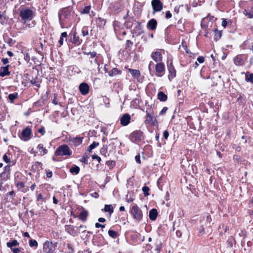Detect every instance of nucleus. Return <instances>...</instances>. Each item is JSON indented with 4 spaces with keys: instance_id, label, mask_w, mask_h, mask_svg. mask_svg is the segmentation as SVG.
Returning <instances> with one entry per match:
<instances>
[{
    "instance_id": "dca6fc26",
    "label": "nucleus",
    "mask_w": 253,
    "mask_h": 253,
    "mask_svg": "<svg viewBox=\"0 0 253 253\" xmlns=\"http://www.w3.org/2000/svg\"><path fill=\"white\" fill-rule=\"evenodd\" d=\"M130 121V116L128 114H125L120 119V123L123 126H127Z\"/></svg>"
},
{
    "instance_id": "6e6d98bb",
    "label": "nucleus",
    "mask_w": 253,
    "mask_h": 253,
    "mask_svg": "<svg viewBox=\"0 0 253 253\" xmlns=\"http://www.w3.org/2000/svg\"><path fill=\"white\" fill-rule=\"evenodd\" d=\"M37 200L38 201H41L42 203V202L43 200V197L42 195L41 194H39L37 196Z\"/></svg>"
},
{
    "instance_id": "052dcab7",
    "label": "nucleus",
    "mask_w": 253,
    "mask_h": 253,
    "mask_svg": "<svg viewBox=\"0 0 253 253\" xmlns=\"http://www.w3.org/2000/svg\"><path fill=\"white\" fill-rule=\"evenodd\" d=\"M126 44L127 47H129L132 45L133 42L130 40H128L126 42Z\"/></svg>"
},
{
    "instance_id": "69168bd1",
    "label": "nucleus",
    "mask_w": 253,
    "mask_h": 253,
    "mask_svg": "<svg viewBox=\"0 0 253 253\" xmlns=\"http://www.w3.org/2000/svg\"><path fill=\"white\" fill-rule=\"evenodd\" d=\"M3 160L4 162L8 163L10 162V160L8 158L6 154H4L3 156Z\"/></svg>"
},
{
    "instance_id": "8fccbe9b",
    "label": "nucleus",
    "mask_w": 253,
    "mask_h": 253,
    "mask_svg": "<svg viewBox=\"0 0 253 253\" xmlns=\"http://www.w3.org/2000/svg\"><path fill=\"white\" fill-rule=\"evenodd\" d=\"M161 249V243H159L156 245L155 251H156V253H159L160 250Z\"/></svg>"
},
{
    "instance_id": "e2e57ef3",
    "label": "nucleus",
    "mask_w": 253,
    "mask_h": 253,
    "mask_svg": "<svg viewBox=\"0 0 253 253\" xmlns=\"http://www.w3.org/2000/svg\"><path fill=\"white\" fill-rule=\"evenodd\" d=\"M135 160L136 162L137 163H138V164H140L141 163L140 157V155L139 154L137 155L135 157Z\"/></svg>"
},
{
    "instance_id": "5fc2aeb1",
    "label": "nucleus",
    "mask_w": 253,
    "mask_h": 253,
    "mask_svg": "<svg viewBox=\"0 0 253 253\" xmlns=\"http://www.w3.org/2000/svg\"><path fill=\"white\" fill-rule=\"evenodd\" d=\"M3 172H5V173H10V166L9 165L6 166L4 168V170H3Z\"/></svg>"
},
{
    "instance_id": "473e14b6",
    "label": "nucleus",
    "mask_w": 253,
    "mask_h": 253,
    "mask_svg": "<svg viewBox=\"0 0 253 253\" xmlns=\"http://www.w3.org/2000/svg\"><path fill=\"white\" fill-rule=\"evenodd\" d=\"M108 234L110 237H111L114 239H115L119 236V234H118V232H117L116 231H114L113 230H111V229H110L108 231Z\"/></svg>"
},
{
    "instance_id": "20e7f679",
    "label": "nucleus",
    "mask_w": 253,
    "mask_h": 253,
    "mask_svg": "<svg viewBox=\"0 0 253 253\" xmlns=\"http://www.w3.org/2000/svg\"><path fill=\"white\" fill-rule=\"evenodd\" d=\"M146 116L145 117V123L150 124L155 126L157 124L156 119L154 116V112L150 108H147L146 111Z\"/></svg>"
},
{
    "instance_id": "a211bd4d",
    "label": "nucleus",
    "mask_w": 253,
    "mask_h": 253,
    "mask_svg": "<svg viewBox=\"0 0 253 253\" xmlns=\"http://www.w3.org/2000/svg\"><path fill=\"white\" fill-rule=\"evenodd\" d=\"M151 57L156 62H161L162 60V54L158 51L152 52L151 55Z\"/></svg>"
},
{
    "instance_id": "39448f33",
    "label": "nucleus",
    "mask_w": 253,
    "mask_h": 253,
    "mask_svg": "<svg viewBox=\"0 0 253 253\" xmlns=\"http://www.w3.org/2000/svg\"><path fill=\"white\" fill-rule=\"evenodd\" d=\"M131 213L133 218L136 220L140 221L142 219V211L136 204L132 206L131 210Z\"/></svg>"
},
{
    "instance_id": "774afa93",
    "label": "nucleus",
    "mask_w": 253,
    "mask_h": 253,
    "mask_svg": "<svg viewBox=\"0 0 253 253\" xmlns=\"http://www.w3.org/2000/svg\"><path fill=\"white\" fill-rule=\"evenodd\" d=\"M24 59L27 62L29 61V60L30 59V55L28 53H27L24 55Z\"/></svg>"
},
{
    "instance_id": "49530a36",
    "label": "nucleus",
    "mask_w": 253,
    "mask_h": 253,
    "mask_svg": "<svg viewBox=\"0 0 253 253\" xmlns=\"http://www.w3.org/2000/svg\"><path fill=\"white\" fill-rule=\"evenodd\" d=\"M77 230H79V232L81 231L83 233L85 231L86 226L85 225H81L80 226L77 227Z\"/></svg>"
},
{
    "instance_id": "3c124183",
    "label": "nucleus",
    "mask_w": 253,
    "mask_h": 253,
    "mask_svg": "<svg viewBox=\"0 0 253 253\" xmlns=\"http://www.w3.org/2000/svg\"><path fill=\"white\" fill-rule=\"evenodd\" d=\"M99 142H93L91 144H90L89 145V146L92 149H94L95 148H96L97 146H99Z\"/></svg>"
},
{
    "instance_id": "864d4df0",
    "label": "nucleus",
    "mask_w": 253,
    "mask_h": 253,
    "mask_svg": "<svg viewBox=\"0 0 253 253\" xmlns=\"http://www.w3.org/2000/svg\"><path fill=\"white\" fill-rule=\"evenodd\" d=\"M168 109V108L167 107H164L162 109V110L160 111L159 115H164L165 113H166V112H167Z\"/></svg>"
},
{
    "instance_id": "c9c22d12",
    "label": "nucleus",
    "mask_w": 253,
    "mask_h": 253,
    "mask_svg": "<svg viewBox=\"0 0 253 253\" xmlns=\"http://www.w3.org/2000/svg\"><path fill=\"white\" fill-rule=\"evenodd\" d=\"M18 97V93L15 92L9 94L8 99L10 100V102H13L14 100Z\"/></svg>"
},
{
    "instance_id": "cd10ccee",
    "label": "nucleus",
    "mask_w": 253,
    "mask_h": 253,
    "mask_svg": "<svg viewBox=\"0 0 253 253\" xmlns=\"http://www.w3.org/2000/svg\"><path fill=\"white\" fill-rule=\"evenodd\" d=\"M88 215V212L86 211H83L80 213L79 218L83 221H85Z\"/></svg>"
},
{
    "instance_id": "09e8293b",
    "label": "nucleus",
    "mask_w": 253,
    "mask_h": 253,
    "mask_svg": "<svg viewBox=\"0 0 253 253\" xmlns=\"http://www.w3.org/2000/svg\"><path fill=\"white\" fill-rule=\"evenodd\" d=\"M16 186L19 189H22L24 187V183L22 181H19L16 183Z\"/></svg>"
},
{
    "instance_id": "2eb2a0df",
    "label": "nucleus",
    "mask_w": 253,
    "mask_h": 253,
    "mask_svg": "<svg viewBox=\"0 0 253 253\" xmlns=\"http://www.w3.org/2000/svg\"><path fill=\"white\" fill-rule=\"evenodd\" d=\"M79 90L82 95H86L89 92V86L85 83H81L79 85Z\"/></svg>"
},
{
    "instance_id": "ddd939ff",
    "label": "nucleus",
    "mask_w": 253,
    "mask_h": 253,
    "mask_svg": "<svg viewBox=\"0 0 253 253\" xmlns=\"http://www.w3.org/2000/svg\"><path fill=\"white\" fill-rule=\"evenodd\" d=\"M83 137H75L69 139V142L71 145H73L75 146H78L81 144L83 139Z\"/></svg>"
},
{
    "instance_id": "c03bdc74",
    "label": "nucleus",
    "mask_w": 253,
    "mask_h": 253,
    "mask_svg": "<svg viewBox=\"0 0 253 253\" xmlns=\"http://www.w3.org/2000/svg\"><path fill=\"white\" fill-rule=\"evenodd\" d=\"M0 175L3 179L6 180L9 177L10 173L2 172Z\"/></svg>"
},
{
    "instance_id": "a878e982",
    "label": "nucleus",
    "mask_w": 253,
    "mask_h": 253,
    "mask_svg": "<svg viewBox=\"0 0 253 253\" xmlns=\"http://www.w3.org/2000/svg\"><path fill=\"white\" fill-rule=\"evenodd\" d=\"M37 149H39L40 155L41 156H43L47 154V150L43 147V146L42 144H40L37 146Z\"/></svg>"
},
{
    "instance_id": "de8ad7c7",
    "label": "nucleus",
    "mask_w": 253,
    "mask_h": 253,
    "mask_svg": "<svg viewBox=\"0 0 253 253\" xmlns=\"http://www.w3.org/2000/svg\"><path fill=\"white\" fill-rule=\"evenodd\" d=\"M88 34V30L87 28L84 27L82 30V35L84 37L87 36Z\"/></svg>"
},
{
    "instance_id": "5701e85b",
    "label": "nucleus",
    "mask_w": 253,
    "mask_h": 253,
    "mask_svg": "<svg viewBox=\"0 0 253 253\" xmlns=\"http://www.w3.org/2000/svg\"><path fill=\"white\" fill-rule=\"evenodd\" d=\"M128 71L135 79H138L140 76V73L138 70L128 69Z\"/></svg>"
},
{
    "instance_id": "680f3d73",
    "label": "nucleus",
    "mask_w": 253,
    "mask_h": 253,
    "mask_svg": "<svg viewBox=\"0 0 253 253\" xmlns=\"http://www.w3.org/2000/svg\"><path fill=\"white\" fill-rule=\"evenodd\" d=\"M172 17V14H171L169 11H166V18L167 19H169Z\"/></svg>"
},
{
    "instance_id": "9b49d317",
    "label": "nucleus",
    "mask_w": 253,
    "mask_h": 253,
    "mask_svg": "<svg viewBox=\"0 0 253 253\" xmlns=\"http://www.w3.org/2000/svg\"><path fill=\"white\" fill-rule=\"evenodd\" d=\"M168 69L169 72L168 78L169 80L170 81L175 77L176 70L173 66L172 62H170L169 64L168 65Z\"/></svg>"
},
{
    "instance_id": "bf43d9fd",
    "label": "nucleus",
    "mask_w": 253,
    "mask_h": 253,
    "mask_svg": "<svg viewBox=\"0 0 253 253\" xmlns=\"http://www.w3.org/2000/svg\"><path fill=\"white\" fill-rule=\"evenodd\" d=\"M38 132L41 133L42 135H44L45 133L44 127L43 126L41 127L39 130Z\"/></svg>"
},
{
    "instance_id": "9d476101",
    "label": "nucleus",
    "mask_w": 253,
    "mask_h": 253,
    "mask_svg": "<svg viewBox=\"0 0 253 253\" xmlns=\"http://www.w3.org/2000/svg\"><path fill=\"white\" fill-rule=\"evenodd\" d=\"M245 55L239 54L234 58L233 61L236 66H241L245 64Z\"/></svg>"
},
{
    "instance_id": "6ab92c4d",
    "label": "nucleus",
    "mask_w": 253,
    "mask_h": 253,
    "mask_svg": "<svg viewBox=\"0 0 253 253\" xmlns=\"http://www.w3.org/2000/svg\"><path fill=\"white\" fill-rule=\"evenodd\" d=\"M9 65H6L5 67H0V76L5 77L10 75V72L9 71Z\"/></svg>"
},
{
    "instance_id": "a19ab883",
    "label": "nucleus",
    "mask_w": 253,
    "mask_h": 253,
    "mask_svg": "<svg viewBox=\"0 0 253 253\" xmlns=\"http://www.w3.org/2000/svg\"><path fill=\"white\" fill-rule=\"evenodd\" d=\"M243 13L245 15L247 16L248 17V18H253V11H248L247 10H245L243 11Z\"/></svg>"
},
{
    "instance_id": "b1692460",
    "label": "nucleus",
    "mask_w": 253,
    "mask_h": 253,
    "mask_svg": "<svg viewBox=\"0 0 253 253\" xmlns=\"http://www.w3.org/2000/svg\"><path fill=\"white\" fill-rule=\"evenodd\" d=\"M123 7V5L120 2H116L113 4V9L117 12L121 11Z\"/></svg>"
},
{
    "instance_id": "4468645a",
    "label": "nucleus",
    "mask_w": 253,
    "mask_h": 253,
    "mask_svg": "<svg viewBox=\"0 0 253 253\" xmlns=\"http://www.w3.org/2000/svg\"><path fill=\"white\" fill-rule=\"evenodd\" d=\"M84 54L86 55L88 57L89 63H91L94 61H97L96 52H84Z\"/></svg>"
},
{
    "instance_id": "79ce46f5",
    "label": "nucleus",
    "mask_w": 253,
    "mask_h": 253,
    "mask_svg": "<svg viewBox=\"0 0 253 253\" xmlns=\"http://www.w3.org/2000/svg\"><path fill=\"white\" fill-rule=\"evenodd\" d=\"M29 245L31 247L37 248L38 246V242L35 240L31 239L29 241Z\"/></svg>"
},
{
    "instance_id": "0e129e2a",
    "label": "nucleus",
    "mask_w": 253,
    "mask_h": 253,
    "mask_svg": "<svg viewBox=\"0 0 253 253\" xmlns=\"http://www.w3.org/2000/svg\"><path fill=\"white\" fill-rule=\"evenodd\" d=\"M169 136V133L168 130H165L163 133V136L164 137L167 139H168V137Z\"/></svg>"
},
{
    "instance_id": "338daca9",
    "label": "nucleus",
    "mask_w": 253,
    "mask_h": 253,
    "mask_svg": "<svg viewBox=\"0 0 253 253\" xmlns=\"http://www.w3.org/2000/svg\"><path fill=\"white\" fill-rule=\"evenodd\" d=\"M11 249L12 250L13 253H19L20 252V249L18 248H11Z\"/></svg>"
},
{
    "instance_id": "a18cd8bd",
    "label": "nucleus",
    "mask_w": 253,
    "mask_h": 253,
    "mask_svg": "<svg viewBox=\"0 0 253 253\" xmlns=\"http://www.w3.org/2000/svg\"><path fill=\"white\" fill-rule=\"evenodd\" d=\"M5 42L9 45L13 46L15 43V41H14L12 39L8 38L7 40Z\"/></svg>"
},
{
    "instance_id": "423d86ee",
    "label": "nucleus",
    "mask_w": 253,
    "mask_h": 253,
    "mask_svg": "<svg viewBox=\"0 0 253 253\" xmlns=\"http://www.w3.org/2000/svg\"><path fill=\"white\" fill-rule=\"evenodd\" d=\"M56 247L57 243L46 241L43 245V252L44 253H54Z\"/></svg>"
},
{
    "instance_id": "ea45409f",
    "label": "nucleus",
    "mask_w": 253,
    "mask_h": 253,
    "mask_svg": "<svg viewBox=\"0 0 253 253\" xmlns=\"http://www.w3.org/2000/svg\"><path fill=\"white\" fill-rule=\"evenodd\" d=\"M107 149L108 147L106 145H104L102 146V147L100 149V153L102 155H103L104 156L106 155V154L107 153Z\"/></svg>"
},
{
    "instance_id": "f257e3e1",
    "label": "nucleus",
    "mask_w": 253,
    "mask_h": 253,
    "mask_svg": "<svg viewBox=\"0 0 253 253\" xmlns=\"http://www.w3.org/2000/svg\"><path fill=\"white\" fill-rule=\"evenodd\" d=\"M73 16L71 11L68 8L60 10L58 13V17L61 27L64 28L66 24L71 21Z\"/></svg>"
},
{
    "instance_id": "4c0bfd02",
    "label": "nucleus",
    "mask_w": 253,
    "mask_h": 253,
    "mask_svg": "<svg viewBox=\"0 0 253 253\" xmlns=\"http://www.w3.org/2000/svg\"><path fill=\"white\" fill-rule=\"evenodd\" d=\"M206 217V222L207 224L209 225V226H211V218L210 214L207 213L203 218H205Z\"/></svg>"
},
{
    "instance_id": "e433bc0d",
    "label": "nucleus",
    "mask_w": 253,
    "mask_h": 253,
    "mask_svg": "<svg viewBox=\"0 0 253 253\" xmlns=\"http://www.w3.org/2000/svg\"><path fill=\"white\" fill-rule=\"evenodd\" d=\"M214 36H215V40H218L219 39L221 38L222 36V31H218L217 29H215L214 30Z\"/></svg>"
},
{
    "instance_id": "58836bf2",
    "label": "nucleus",
    "mask_w": 253,
    "mask_h": 253,
    "mask_svg": "<svg viewBox=\"0 0 253 253\" xmlns=\"http://www.w3.org/2000/svg\"><path fill=\"white\" fill-rule=\"evenodd\" d=\"M91 9V6L88 5L85 6L83 10L81 11V13L82 14H88L89 13L90 10Z\"/></svg>"
},
{
    "instance_id": "1a4fd4ad",
    "label": "nucleus",
    "mask_w": 253,
    "mask_h": 253,
    "mask_svg": "<svg viewBox=\"0 0 253 253\" xmlns=\"http://www.w3.org/2000/svg\"><path fill=\"white\" fill-rule=\"evenodd\" d=\"M151 4L153 9V13L155 12L160 11L163 9V4L160 0H152Z\"/></svg>"
},
{
    "instance_id": "4be33fe9",
    "label": "nucleus",
    "mask_w": 253,
    "mask_h": 253,
    "mask_svg": "<svg viewBox=\"0 0 253 253\" xmlns=\"http://www.w3.org/2000/svg\"><path fill=\"white\" fill-rule=\"evenodd\" d=\"M158 216V211L156 209H152L149 211V217L151 220L154 221Z\"/></svg>"
},
{
    "instance_id": "7c9ffc66",
    "label": "nucleus",
    "mask_w": 253,
    "mask_h": 253,
    "mask_svg": "<svg viewBox=\"0 0 253 253\" xmlns=\"http://www.w3.org/2000/svg\"><path fill=\"white\" fill-rule=\"evenodd\" d=\"M246 81L247 82H251L253 83V74L250 73L249 72H247L246 73Z\"/></svg>"
},
{
    "instance_id": "37998d69",
    "label": "nucleus",
    "mask_w": 253,
    "mask_h": 253,
    "mask_svg": "<svg viewBox=\"0 0 253 253\" xmlns=\"http://www.w3.org/2000/svg\"><path fill=\"white\" fill-rule=\"evenodd\" d=\"M150 190V188L147 186H144L142 188V191L143 192V194L145 196H147L149 195V191Z\"/></svg>"
},
{
    "instance_id": "393cba45",
    "label": "nucleus",
    "mask_w": 253,
    "mask_h": 253,
    "mask_svg": "<svg viewBox=\"0 0 253 253\" xmlns=\"http://www.w3.org/2000/svg\"><path fill=\"white\" fill-rule=\"evenodd\" d=\"M122 71L116 68H114L109 72H108V74L110 77H113L117 75L121 74Z\"/></svg>"
},
{
    "instance_id": "13d9d810",
    "label": "nucleus",
    "mask_w": 253,
    "mask_h": 253,
    "mask_svg": "<svg viewBox=\"0 0 253 253\" xmlns=\"http://www.w3.org/2000/svg\"><path fill=\"white\" fill-rule=\"evenodd\" d=\"M153 65H154L153 62L152 61H151L149 63V66H148V69H149V72L150 73H151V72L152 71V68L153 67Z\"/></svg>"
},
{
    "instance_id": "c756f323",
    "label": "nucleus",
    "mask_w": 253,
    "mask_h": 253,
    "mask_svg": "<svg viewBox=\"0 0 253 253\" xmlns=\"http://www.w3.org/2000/svg\"><path fill=\"white\" fill-rule=\"evenodd\" d=\"M99 65L97 62V60L90 63V68L91 71H95L99 68Z\"/></svg>"
},
{
    "instance_id": "72a5a7b5",
    "label": "nucleus",
    "mask_w": 253,
    "mask_h": 253,
    "mask_svg": "<svg viewBox=\"0 0 253 253\" xmlns=\"http://www.w3.org/2000/svg\"><path fill=\"white\" fill-rule=\"evenodd\" d=\"M89 158V155L87 153H85L83 156L82 158L80 160V161L85 164L88 163V159Z\"/></svg>"
},
{
    "instance_id": "f3484780",
    "label": "nucleus",
    "mask_w": 253,
    "mask_h": 253,
    "mask_svg": "<svg viewBox=\"0 0 253 253\" xmlns=\"http://www.w3.org/2000/svg\"><path fill=\"white\" fill-rule=\"evenodd\" d=\"M31 129L29 127H26L22 130L21 135L25 141H27L29 139V136L31 134Z\"/></svg>"
},
{
    "instance_id": "c85d7f7f",
    "label": "nucleus",
    "mask_w": 253,
    "mask_h": 253,
    "mask_svg": "<svg viewBox=\"0 0 253 253\" xmlns=\"http://www.w3.org/2000/svg\"><path fill=\"white\" fill-rule=\"evenodd\" d=\"M167 98V95L163 92L160 91L158 93V99L161 101H166Z\"/></svg>"
},
{
    "instance_id": "f03ea898",
    "label": "nucleus",
    "mask_w": 253,
    "mask_h": 253,
    "mask_svg": "<svg viewBox=\"0 0 253 253\" xmlns=\"http://www.w3.org/2000/svg\"><path fill=\"white\" fill-rule=\"evenodd\" d=\"M34 12L29 8L21 7L19 11V16L25 24L28 20H31L33 18Z\"/></svg>"
},
{
    "instance_id": "4d7b16f0",
    "label": "nucleus",
    "mask_w": 253,
    "mask_h": 253,
    "mask_svg": "<svg viewBox=\"0 0 253 253\" xmlns=\"http://www.w3.org/2000/svg\"><path fill=\"white\" fill-rule=\"evenodd\" d=\"M197 60L199 62V63H202L204 62L205 59H204V57L203 56H199L197 58Z\"/></svg>"
},
{
    "instance_id": "2f4dec72",
    "label": "nucleus",
    "mask_w": 253,
    "mask_h": 253,
    "mask_svg": "<svg viewBox=\"0 0 253 253\" xmlns=\"http://www.w3.org/2000/svg\"><path fill=\"white\" fill-rule=\"evenodd\" d=\"M6 245L8 248H12L13 246H17L19 245V243L17 240H14L11 242H9L6 243Z\"/></svg>"
},
{
    "instance_id": "6e6552de",
    "label": "nucleus",
    "mask_w": 253,
    "mask_h": 253,
    "mask_svg": "<svg viewBox=\"0 0 253 253\" xmlns=\"http://www.w3.org/2000/svg\"><path fill=\"white\" fill-rule=\"evenodd\" d=\"M130 138L132 142L140 141L143 138V132L139 130L134 131L131 133Z\"/></svg>"
},
{
    "instance_id": "603ef678",
    "label": "nucleus",
    "mask_w": 253,
    "mask_h": 253,
    "mask_svg": "<svg viewBox=\"0 0 253 253\" xmlns=\"http://www.w3.org/2000/svg\"><path fill=\"white\" fill-rule=\"evenodd\" d=\"M91 157L93 160H94V159L97 160V161L98 162V163H100L101 161V158L96 155H92Z\"/></svg>"
},
{
    "instance_id": "0eeeda50",
    "label": "nucleus",
    "mask_w": 253,
    "mask_h": 253,
    "mask_svg": "<svg viewBox=\"0 0 253 253\" xmlns=\"http://www.w3.org/2000/svg\"><path fill=\"white\" fill-rule=\"evenodd\" d=\"M155 75L158 77H162L165 72V66L163 63H158L155 66Z\"/></svg>"
},
{
    "instance_id": "412c9836",
    "label": "nucleus",
    "mask_w": 253,
    "mask_h": 253,
    "mask_svg": "<svg viewBox=\"0 0 253 253\" xmlns=\"http://www.w3.org/2000/svg\"><path fill=\"white\" fill-rule=\"evenodd\" d=\"M71 41L74 44L79 45L82 40L80 39L79 36H77V33L75 32L73 35V37L71 39Z\"/></svg>"
},
{
    "instance_id": "bb28decb",
    "label": "nucleus",
    "mask_w": 253,
    "mask_h": 253,
    "mask_svg": "<svg viewBox=\"0 0 253 253\" xmlns=\"http://www.w3.org/2000/svg\"><path fill=\"white\" fill-rule=\"evenodd\" d=\"M105 212H108L109 215L111 216L112 213L114 212V209L111 205H105L104 209L102 210Z\"/></svg>"
},
{
    "instance_id": "f704fd0d",
    "label": "nucleus",
    "mask_w": 253,
    "mask_h": 253,
    "mask_svg": "<svg viewBox=\"0 0 253 253\" xmlns=\"http://www.w3.org/2000/svg\"><path fill=\"white\" fill-rule=\"evenodd\" d=\"M80 170V168L78 166H75L70 169V171L72 173L77 174L79 173Z\"/></svg>"
},
{
    "instance_id": "f8f14e48",
    "label": "nucleus",
    "mask_w": 253,
    "mask_h": 253,
    "mask_svg": "<svg viewBox=\"0 0 253 253\" xmlns=\"http://www.w3.org/2000/svg\"><path fill=\"white\" fill-rule=\"evenodd\" d=\"M65 231L73 236H76L79 232L75 229V227L71 225H67L65 226Z\"/></svg>"
},
{
    "instance_id": "7ed1b4c3",
    "label": "nucleus",
    "mask_w": 253,
    "mask_h": 253,
    "mask_svg": "<svg viewBox=\"0 0 253 253\" xmlns=\"http://www.w3.org/2000/svg\"><path fill=\"white\" fill-rule=\"evenodd\" d=\"M72 151L70 149L67 145L63 144L59 146L55 152L57 156H68L72 155Z\"/></svg>"
},
{
    "instance_id": "aec40b11",
    "label": "nucleus",
    "mask_w": 253,
    "mask_h": 253,
    "mask_svg": "<svg viewBox=\"0 0 253 253\" xmlns=\"http://www.w3.org/2000/svg\"><path fill=\"white\" fill-rule=\"evenodd\" d=\"M157 26V22L155 19H151L150 20L147 24V26L148 28H149L151 30H155Z\"/></svg>"
}]
</instances>
